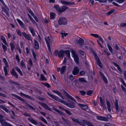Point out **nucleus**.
Returning <instances> with one entry per match:
<instances>
[{
    "instance_id": "nucleus-1",
    "label": "nucleus",
    "mask_w": 126,
    "mask_h": 126,
    "mask_svg": "<svg viewBox=\"0 0 126 126\" xmlns=\"http://www.w3.org/2000/svg\"><path fill=\"white\" fill-rule=\"evenodd\" d=\"M58 23L60 25H66L67 24V21L66 18L63 17H60L58 21Z\"/></svg>"
},
{
    "instance_id": "nucleus-62",
    "label": "nucleus",
    "mask_w": 126,
    "mask_h": 126,
    "mask_svg": "<svg viewBox=\"0 0 126 126\" xmlns=\"http://www.w3.org/2000/svg\"><path fill=\"white\" fill-rule=\"evenodd\" d=\"M107 0H100L99 2L100 3H104L106 2Z\"/></svg>"
},
{
    "instance_id": "nucleus-41",
    "label": "nucleus",
    "mask_w": 126,
    "mask_h": 126,
    "mask_svg": "<svg viewBox=\"0 0 126 126\" xmlns=\"http://www.w3.org/2000/svg\"><path fill=\"white\" fill-rule=\"evenodd\" d=\"M39 118L42 120V121L43 122L46 124H47V122L46 120L43 117L41 116L39 117Z\"/></svg>"
},
{
    "instance_id": "nucleus-63",
    "label": "nucleus",
    "mask_w": 126,
    "mask_h": 126,
    "mask_svg": "<svg viewBox=\"0 0 126 126\" xmlns=\"http://www.w3.org/2000/svg\"><path fill=\"white\" fill-rule=\"evenodd\" d=\"M59 52H58V51L57 50H56L54 52V55L56 56H57L58 55V53Z\"/></svg>"
},
{
    "instance_id": "nucleus-47",
    "label": "nucleus",
    "mask_w": 126,
    "mask_h": 126,
    "mask_svg": "<svg viewBox=\"0 0 126 126\" xmlns=\"http://www.w3.org/2000/svg\"><path fill=\"white\" fill-rule=\"evenodd\" d=\"M119 78L121 82L122 83L123 85L125 87L126 86V83L124 82L123 79L120 77H119Z\"/></svg>"
},
{
    "instance_id": "nucleus-33",
    "label": "nucleus",
    "mask_w": 126,
    "mask_h": 126,
    "mask_svg": "<svg viewBox=\"0 0 126 126\" xmlns=\"http://www.w3.org/2000/svg\"><path fill=\"white\" fill-rule=\"evenodd\" d=\"M2 11L5 13L7 16L9 17L10 16V15L7 11L4 8H2Z\"/></svg>"
},
{
    "instance_id": "nucleus-59",
    "label": "nucleus",
    "mask_w": 126,
    "mask_h": 126,
    "mask_svg": "<svg viewBox=\"0 0 126 126\" xmlns=\"http://www.w3.org/2000/svg\"><path fill=\"white\" fill-rule=\"evenodd\" d=\"M42 84L47 88H49L50 86V85L46 83H42Z\"/></svg>"
},
{
    "instance_id": "nucleus-12",
    "label": "nucleus",
    "mask_w": 126,
    "mask_h": 126,
    "mask_svg": "<svg viewBox=\"0 0 126 126\" xmlns=\"http://www.w3.org/2000/svg\"><path fill=\"white\" fill-rule=\"evenodd\" d=\"M23 35L28 40H30L31 39V38L29 36V35L24 32H22Z\"/></svg>"
},
{
    "instance_id": "nucleus-19",
    "label": "nucleus",
    "mask_w": 126,
    "mask_h": 126,
    "mask_svg": "<svg viewBox=\"0 0 126 126\" xmlns=\"http://www.w3.org/2000/svg\"><path fill=\"white\" fill-rule=\"evenodd\" d=\"M83 122L88 126H94L91 123L86 120H84Z\"/></svg>"
},
{
    "instance_id": "nucleus-2",
    "label": "nucleus",
    "mask_w": 126,
    "mask_h": 126,
    "mask_svg": "<svg viewBox=\"0 0 126 126\" xmlns=\"http://www.w3.org/2000/svg\"><path fill=\"white\" fill-rule=\"evenodd\" d=\"M45 40H46L47 46L48 47V49L49 51L51 52V48L49 44L51 42V40L50 37H48L47 38H45Z\"/></svg>"
},
{
    "instance_id": "nucleus-52",
    "label": "nucleus",
    "mask_w": 126,
    "mask_h": 126,
    "mask_svg": "<svg viewBox=\"0 0 126 126\" xmlns=\"http://www.w3.org/2000/svg\"><path fill=\"white\" fill-rule=\"evenodd\" d=\"M71 51L73 57L77 55L75 53V52L74 50H71Z\"/></svg>"
},
{
    "instance_id": "nucleus-39",
    "label": "nucleus",
    "mask_w": 126,
    "mask_h": 126,
    "mask_svg": "<svg viewBox=\"0 0 126 126\" xmlns=\"http://www.w3.org/2000/svg\"><path fill=\"white\" fill-rule=\"evenodd\" d=\"M3 60L5 65V66L6 67L8 68V63L6 59L5 58H3Z\"/></svg>"
},
{
    "instance_id": "nucleus-10",
    "label": "nucleus",
    "mask_w": 126,
    "mask_h": 126,
    "mask_svg": "<svg viewBox=\"0 0 126 126\" xmlns=\"http://www.w3.org/2000/svg\"><path fill=\"white\" fill-rule=\"evenodd\" d=\"M11 74L12 76L15 77L16 78H18V76L14 69H12V70Z\"/></svg>"
},
{
    "instance_id": "nucleus-58",
    "label": "nucleus",
    "mask_w": 126,
    "mask_h": 126,
    "mask_svg": "<svg viewBox=\"0 0 126 126\" xmlns=\"http://www.w3.org/2000/svg\"><path fill=\"white\" fill-rule=\"evenodd\" d=\"M85 74V72L83 71H81L79 73L80 75L81 76L84 75Z\"/></svg>"
},
{
    "instance_id": "nucleus-42",
    "label": "nucleus",
    "mask_w": 126,
    "mask_h": 126,
    "mask_svg": "<svg viewBox=\"0 0 126 126\" xmlns=\"http://www.w3.org/2000/svg\"><path fill=\"white\" fill-rule=\"evenodd\" d=\"M115 105L116 111H118L119 109V106L118 104V102L117 101H115Z\"/></svg>"
},
{
    "instance_id": "nucleus-55",
    "label": "nucleus",
    "mask_w": 126,
    "mask_h": 126,
    "mask_svg": "<svg viewBox=\"0 0 126 126\" xmlns=\"http://www.w3.org/2000/svg\"><path fill=\"white\" fill-rule=\"evenodd\" d=\"M79 94H80L82 95H84L85 94V92L83 91H81L79 92Z\"/></svg>"
},
{
    "instance_id": "nucleus-27",
    "label": "nucleus",
    "mask_w": 126,
    "mask_h": 126,
    "mask_svg": "<svg viewBox=\"0 0 126 126\" xmlns=\"http://www.w3.org/2000/svg\"><path fill=\"white\" fill-rule=\"evenodd\" d=\"M106 104L107 107V108L109 111L110 112L111 111L110 106L109 102L107 101H106Z\"/></svg>"
},
{
    "instance_id": "nucleus-24",
    "label": "nucleus",
    "mask_w": 126,
    "mask_h": 126,
    "mask_svg": "<svg viewBox=\"0 0 126 126\" xmlns=\"http://www.w3.org/2000/svg\"><path fill=\"white\" fill-rule=\"evenodd\" d=\"M0 1L2 4L5 7L7 11H9V9L6 5L3 0H0Z\"/></svg>"
},
{
    "instance_id": "nucleus-35",
    "label": "nucleus",
    "mask_w": 126,
    "mask_h": 126,
    "mask_svg": "<svg viewBox=\"0 0 126 126\" xmlns=\"http://www.w3.org/2000/svg\"><path fill=\"white\" fill-rule=\"evenodd\" d=\"M73 121L76 122V123H77L78 124L80 125H82V123L80 121H79L78 119H72Z\"/></svg>"
},
{
    "instance_id": "nucleus-57",
    "label": "nucleus",
    "mask_w": 126,
    "mask_h": 126,
    "mask_svg": "<svg viewBox=\"0 0 126 126\" xmlns=\"http://www.w3.org/2000/svg\"><path fill=\"white\" fill-rule=\"evenodd\" d=\"M65 111L66 112L68 115H71V113L68 110H65Z\"/></svg>"
},
{
    "instance_id": "nucleus-13",
    "label": "nucleus",
    "mask_w": 126,
    "mask_h": 126,
    "mask_svg": "<svg viewBox=\"0 0 126 126\" xmlns=\"http://www.w3.org/2000/svg\"><path fill=\"white\" fill-rule=\"evenodd\" d=\"M60 3L62 4H63L65 5H71L72 4L71 2H69L67 1L64 0H61L59 1Z\"/></svg>"
},
{
    "instance_id": "nucleus-53",
    "label": "nucleus",
    "mask_w": 126,
    "mask_h": 126,
    "mask_svg": "<svg viewBox=\"0 0 126 126\" xmlns=\"http://www.w3.org/2000/svg\"><path fill=\"white\" fill-rule=\"evenodd\" d=\"M93 93V91L92 90H89L87 92V95H90Z\"/></svg>"
},
{
    "instance_id": "nucleus-21",
    "label": "nucleus",
    "mask_w": 126,
    "mask_h": 126,
    "mask_svg": "<svg viewBox=\"0 0 126 126\" xmlns=\"http://www.w3.org/2000/svg\"><path fill=\"white\" fill-rule=\"evenodd\" d=\"M52 92L53 93L57 94L60 96V97H62V99H63L64 98L62 96V94L60 92L56 91H52Z\"/></svg>"
},
{
    "instance_id": "nucleus-3",
    "label": "nucleus",
    "mask_w": 126,
    "mask_h": 126,
    "mask_svg": "<svg viewBox=\"0 0 126 126\" xmlns=\"http://www.w3.org/2000/svg\"><path fill=\"white\" fill-rule=\"evenodd\" d=\"M95 58L96 60V62L97 64L100 68H102V65L100 61L99 60L98 56L95 53L94 54Z\"/></svg>"
},
{
    "instance_id": "nucleus-61",
    "label": "nucleus",
    "mask_w": 126,
    "mask_h": 126,
    "mask_svg": "<svg viewBox=\"0 0 126 126\" xmlns=\"http://www.w3.org/2000/svg\"><path fill=\"white\" fill-rule=\"evenodd\" d=\"M98 38L99 39V40L101 42H102V43H103L104 42L102 38L100 36H99Z\"/></svg>"
},
{
    "instance_id": "nucleus-17",
    "label": "nucleus",
    "mask_w": 126,
    "mask_h": 126,
    "mask_svg": "<svg viewBox=\"0 0 126 126\" xmlns=\"http://www.w3.org/2000/svg\"><path fill=\"white\" fill-rule=\"evenodd\" d=\"M101 77L103 79V80H104V81L106 83H108V80L106 79V77H105V76L103 75V74L101 73L100 74Z\"/></svg>"
},
{
    "instance_id": "nucleus-54",
    "label": "nucleus",
    "mask_w": 126,
    "mask_h": 126,
    "mask_svg": "<svg viewBox=\"0 0 126 126\" xmlns=\"http://www.w3.org/2000/svg\"><path fill=\"white\" fill-rule=\"evenodd\" d=\"M91 35H92L95 38H98L99 36L97 34H91Z\"/></svg>"
},
{
    "instance_id": "nucleus-40",
    "label": "nucleus",
    "mask_w": 126,
    "mask_h": 126,
    "mask_svg": "<svg viewBox=\"0 0 126 126\" xmlns=\"http://www.w3.org/2000/svg\"><path fill=\"white\" fill-rule=\"evenodd\" d=\"M2 47L3 49V51L4 53H5L7 50V47L6 46L4 45L3 44H2Z\"/></svg>"
},
{
    "instance_id": "nucleus-9",
    "label": "nucleus",
    "mask_w": 126,
    "mask_h": 126,
    "mask_svg": "<svg viewBox=\"0 0 126 126\" xmlns=\"http://www.w3.org/2000/svg\"><path fill=\"white\" fill-rule=\"evenodd\" d=\"M67 8V7L66 6H63L61 7L60 8L59 10L57 9V11L59 12H62L65 11V10Z\"/></svg>"
},
{
    "instance_id": "nucleus-26",
    "label": "nucleus",
    "mask_w": 126,
    "mask_h": 126,
    "mask_svg": "<svg viewBox=\"0 0 126 126\" xmlns=\"http://www.w3.org/2000/svg\"><path fill=\"white\" fill-rule=\"evenodd\" d=\"M100 102L101 106L103 107V108L105 107V106L104 104L103 100L101 97L100 98Z\"/></svg>"
},
{
    "instance_id": "nucleus-50",
    "label": "nucleus",
    "mask_w": 126,
    "mask_h": 126,
    "mask_svg": "<svg viewBox=\"0 0 126 126\" xmlns=\"http://www.w3.org/2000/svg\"><path fill=\"white\" fill-rule=\"evenodd\" d=\"M114 1L119 3H121L124 1V0H114Z\"/></svg>"
},
{
    "instance_id": "nucleus-15",
    "label": "nucleus",
    "mask_w": 126,
    "mask_h": 126,
    "mask_svg": "<svg viewBox=\"0 0 126 126\" xmlns=\"http://www.w3.org/2000/svg\"><path fill=\"white\" fill-rule=\"evenodd\" d=\"M41 105L46 109L50 111H51V109L47 105H46L45 103H42L41 104Z\"/></svg>"
},
{
    "instance_id": "nucleus-49",
    "label": "nucleus",
    "mask_w": 126,
    "mask_h": 126,
    "mask_svg": "<svg viewBox=\"0 0 126 126\" xmlns=\"http://www.w3.org/2000/svg\"><path fill=\"white\" fill-rule=\"evenodd\" d=\"M79 80L80 82H86V80L85 79V78H79Z\"/></svg>"
},
{
    "instance_id": "nucleus-36",
    "label": "nucleus",
    "mask_w": 126,
    "mask_h": 126,
    "mask_svg": "<svg viewBox=\"0 0 126 126\" xmlns=\"http://www.w3.org/2000/svg\"><path fill=\"white\" fill-rule=\"evenodd\" d=\"M52 109L53 110L57 112L59 114L62 115L63 114L62 112L60 110H58L57 109H56V108H55L54 107H53Z\"/></svg>"
},
{
    "instance_id": "nucleus-6",
    "label": "nucleus",
    "mask_w": 126,
    "mask_h": 126,
    "mask_svg": "<svg viewBox=\"0 0 126 126\" xmlns=\"http://www.w3.org/2000/svg\"><path fill=\"white\" fill-rule=\"evenodd\" d=\"M66 66H63L62 68H61L60 67H58L57 69V70L58 72H61V73L62 74H63L64 71L65 70Z\"/></svg>"
},
{
    "instance_id": "nucleus-31",
    "label": "nucleus",
    "mask_w": 126,
    "mask_h": 126,
    "mask_svg": "<svg viewBox=\"0 0 126 126\" xmlns=\"http://www.w3.org/2000/svg\"><path fill=\"white\" fill-rule=\"evenodd\" d=\"M10 45L11 48V49L12 51H13L15 49V46L13 43H10Z\"/></svg>"
},
{
    "instance_id": "nucleus-46",
    "label": "nucleus",
    "mask_w": 126,
    "mask_h": 126,
    "mask_svg": "<svg viewBox=\"0 0 126 126\" xmlns=\"http://www.w3.org/2000/svg\"><path fill=\"white\" fill-rule=\"evenodd\" d=\"M20 94L22 96H25V97H26L27 98H30V96L26 94H25L22 93H20Z\"/></svg>"
},
{
    "instance_id": "nucleus-28",
    "label": "nucleus",
    "mask_w": 126,
    "mask_h": 126,
    "mask_svg": "<svg viewBox=\"0 0 126 126\" xmlns=\"http://www.w3.org/2000/svg\"><path fill=\"white\" fill-rule=\"evenodd\" d=\"M107 46L109 50L110 51L111 53H113V49L112 47H111L110 45L108 43L107 44Z\"/></svg>"
},
{
    "instance_id": "nucleus-56",
    "label": "nucleus",
    "mask_w": 126,
    "mask_h": 126,
    "mask_svg": "<svg viewBox=\"0 0 126 126\" xmlns=\"http://www.w3.org/2000/svg\"><path fill=\"white\" fill-rule=\"evenodd\" d=\"M114 11V10H111L108 12L107 15L109 16L112 14Z\"/></svg>"
},
{
    "instance_id": "nucleus-18",
    "label": "nucleus",
    "mask_w": 126,
    "mask_h": 126,
    "mask_svg": "<svg viewBox=\"0 0 126 126\" xmlns=\"http://www.w3.org/2000/svg\"><path fill=\"white\" fill-rule=\"evenodd\" d=\"M0 39L4 44L6 45H7V44L6 42V39L4 37L3 35H1L0 36Z\"/></svg>"
},
{
    "instance_id": "nucleus-14",
    "label": "nucleus",
    "mask_w": 126,
    "mask_h": 126,
    "mask_svg": "<svg viewBox=\"0 0 126 126\" xmlns=\"http://www.w3.org/2000/svg\"><path fill=\"white\" fill-rule=\"evenodd\" d=\"M64 54V51H63L62 50H60L58 54V57L60 58L62 57L63 56Z\"/></svg>"
},
{
    "instance_id": "nucleus-30",
    "label": "nucleus",
    "mask_w": 126,
    "mask_h": 126,
    "mask_svg": "<svg viewBox=\"0 0 126 126\" xmlns=\"http://www.w3.org/2000/svg\"><path fill=\"white\" fill-rule=\"evenodd\" d=\"M77 41L78 42H76V43H78L81 46V45H82V44L83 43L84 41L82 39V38H80L79 39V41Z\"/></svg>"
},
{
    "instance_id": "nucleus-44",
    "label": "nucleus",
    "mask_w": 126,
    "mask_h": 126,
    "mask_svg": "<svg viewBox=\"0 0 126 126\" xmlns=\"http://www.w3.org/2000/svg\"><path fill=\"white\" fill-rule=\"evenodd\" d=\"M28 16L30 20L32 22V23H35V21L33 18L32 17L30 16V14H28Z\"/></svg>"
},
{
    "instance_id": "nucleus-29",
    "label": "nucleus",
    "mask_w": 126,
    "mask_h": 126,
    "mask_svg": "<svg viewBox=\"0 0 126 126\" xmlns=\"http://www.w3.org/2000/svg\"><path fill=\"white\" fill-rule=\"evenodd\" d=\"M113 65L116 67L118 69V70L121 72L122 70L121 68L116 63H115L113 62Z\"/></svg>"
},
{
    "instance_id": "nucleus-34",
    "label": "nucleus",
    "mask_w": 126,
    "mask_h": 126,
    "mask_svg": "<svg viewBox=\"0 0 126 126\" xmlns=\"http://www.w3.org/2000/svg\"><path fill=\"white\" fill-rule=\"evenodd\" d=\"M73 58L75 62L77 63H79V59L78 55L75 56L73 57Z\"/></svg>"
},
{
    "instance_id": "nucleus-8",
    "label": "nucleus",
    "mask_w": 126,
    "mask_h": 126,
    "mask_svg": "<svg viewBox=\"0 0 126 126\" xmlns=\"http://www.w3.org/2000/svg\"><path fill=\"white\" fill-rule=\"evenodd\" d=\"M47 94L49 96L52 97V98L55 99V100L57 101H58L59 102H60L61 99H60L57 97L53 95L52 94H50L49 93H47Z\"/></svg>"
},
{
    "instance_id": "nucleus-32",
    "label": "nucleus",
    "mask_w": 126,
    "mask_h": 126,
    "mask_svg": "<svg viewBox=\"0 0 126 126\" xmlns=\"http://www.w3.org/2000/svg\"><path fill=\"white\" fill-rule=\"evenodd\" d=\"M79 105L80 106L82 109L84 110H86L87 108V105H81L80 104H79Z\"/></svg>"
},
{
    "instance_id": "nucleus-11",
    "label": "nucleus",
    "mask_w": 126,
    "mask_h": 126,
    "mask_svg": "<svg viewBox=\"0 0 126 126\" xmlns=\"http://www.w3.org/2000/svg\"><path fill=\"white\" fill-rule=\"evenodd\" d=\"M34 46L35 48L36 49H39V45L38 42L35 39L34 40Z\"/></svg>"
},
{
    "instance_id": "nucleus-38",
    "label": "nucleus",
    "mask_w": 126,
    "mask_h": 126,
    "mask_svg": "<svg viewBox=\"0 0 126 126\" xmlns=\"http://www.w3.org/2000/svg\"><path fill=\"white\" fill-rule=\"evenodd\" d=\"M40 79L41 80L45 81L47 80V79L43 75L41 74L40 75Z\"/></svg>"
},
{
    "instance_id": "nucleus-43",
    "label": "nucleus",
    "mask_w": 126,
    "mask_h": 126,
    "mask_svg": "<svg viewBox=\"0 0 126 126\" xmlns=\"http://www.w3.org/2000/svg\"><path fill=\"white\" fill-rule=\"evenodd\" d=\"M64 53H65L67 55L69 58L70 57V52L69 51L67 50L64 51Z\"/></svg>"
},
{
    "instance_id": "nucleus-37",
    "label": "nucleus",
    "mask_w": 126,
    "mask_h": 126,
    "mask_svg": "<svg viewBox=\"0 0 126 126\" xmlns=\"http://www.w3.org/2000/svg\"><path fill=\"white\" fill-rule=\"evenodd\" d=\"M15 69L18 72L21 76L23 75V74L22 72L19 68L17 67H16Z\"/></svg>"
},
{
    "instance_id": "nucleus-64",
    "label": "nucleus",
    "mask_w": 126,
    "mask_h": 126,
    "mask_svg": "<svg viewBox=\"0 0 126 126\" xmlns=\"http://www.w3.org/2000/svg\"><path fill=\"white\" fill-rule=\"evenodd\" d=\"M16 59L17 61V62H19V60L18 57V56L17 55L16 56Z\"/></svg>"
},
{
    "instance_id": "nucleus-7",
    "label": "nucleus",
    "mask_w": 126,
    "mask_h": 126,
    "mask_svg": "<svg viewBox=\"0 0 126 126\" xmlns=\"http://www.w3.org/2000/svg\"><path fill=\"white\" fill-rule=\"evenodd\" d=\"M79 71L78 68L77 66H75L72 71L73 74L74 75L77 74Z\"/></svg>"
},
{
    "instance_id": "nucleus-51",
    "label": "nucleus",
    "mask_w": 126,
    "mask_h": 126,
    "mask_svg": "<svg viewBox=\"0 0 126 126\" xmlns=\"http://www.w3.org/2000/svg\"><path fill=\"white\" fill-rule=\"evenodd\" d=\"M16 32L17 33V34L20 36H21L22 35V33H21V32L20 31L19 29H17L16 30Z\"/></svg>"
},
{
    "instance_id": "nucleus-20",
    "label": "nucleus",
    "mask_w": 126,
    "mask_h": 126,
    "mask_svg": "<svg viewBox=\"0 0 126 126\" xmlns=\"http://www.w3.org/2000/svg\"><path fill=\"white\" fill-rule=\"evenodd\" d=\"M28 119L32 123L35 125H37V123L32 118H28Z\"/></svg>"
},
{
    "instance_id": "nucleus-4",
    "label": "nucleus",
    "mask_w": 126,
    "mask_h": 126,
    "mask_svg": "<svg viewBox=\"0 0 126 126\" xmlns=\"http://www.w3.org/2000/svg\"><path fill=\"white\" fill-rule=\"evenodd\" d=\"M60 102L63 103L70 108H74V106L73 105H72L70 103H67L62 100H61Z\"/></svg>"
},
{
    "instance_id": "nucleus-45",
    "label": "nucleus",
    "mask_w": 126,
    "mask_h": 126,
    "mask_svg": "<svg viewBox=\"0 0 126 126\" xmlns=\"http://www.w3.org/2000/svg\"><path fill=\"white\" fill-rule=\"evenodd\" d=\"M4 68V71L5 75V76L6 75L8 74V72L7 68L6 67L4 66L3 67Z\"/></svg>"
},
{
    "instance_id": "nucleus-22",
    "label": "nucleus",
    "mask_w": 126,
    "mask_h": 126,
    "mask_svg": "<svg viewBox=\"0 0 126 126\" xmlns=\"http://www.w3.org/2000/svg\"><path fill=\"white\" fill-rule=\"evenodd\" d=\"M50 18L51 19H54L56 16L55 14L53 12L50 13Z\"/></svg>"
},
{
    "instance_id": "nucleus-48",
    "label": "nucleus",
    "mask_w": 126,
    "mask_h": 126,
    "mask_svg": "<svg viewBox=\"0 0 126 126\" xmlns=\"http://www.w3.org/2000/svg\"><path fill=\"white\" fill-rule=\"evenodd\" d=\"M61 36L62 38H63L65 37H66L67 35L68 34L67 33H61Z\"/></svg>"
},
{
    "instance_id": "nucleus-23",
    "label": "nucleus",
    "mask_w": 126,
    "mask_h": 126,
    "mask_svg": "<svg viewBox=\"0 0 126 126\" xmlns=\"http://www.w3.org/2000/svg\"><path fill=\"white\" fill-rule=\"evenodd\" d=\"M65 94L66 96L68 98L71 100L72 101L74 102L76 101V100L73 97L70 95L69 94L67 93H66Z\"/></svg>"
},
{
    "instance_id": "nucleus-60",
    "label": "nucleus",
    "mask_w": 126,
    "mask_h": 126,
    "mask_svg": "<svg viewBox=\"0 0 126 126\" xmlns=\"http://www.w3.org/2000/svg\"><path fill=\"white\" fill-rule=\"evenodd\" d=\"M21 65L22 67H24L25 66V64L23 63V60H21Z\"/></svg>"
},
{
    "instance_id": "nucleus-16",
    "label": "nucleus",
    "mask_w": 126,
    "mask_h": 126,
    "mask_svg": "<svg viewBox=\"0 0 126 126\" xmlns=\"http://www.w3.org/2000/svg\"><path fill=\"white\" fill-rule=\"evenodd\" d=\"M16 20L21 27L23 28L24 27V24L21 20L18 18L16 19Z\"/></svg>"
},
{
    "instance_id": "nucleus-25",
    "label": "nucleus",
    "mask_w": 126,
    "mask_h": 126,
    "mask_svg": "<svg viewBox=\"0 0 126 126\" xmlns=\"http://www.w3.org/2000/svg\"><path fill=\"white\" fill-rule=\"evenodd\" d=\"M11 95L21 101H23L24 100L23 99H22L21 97L16 94H11Z\"/></svg>"
},
{
    "instance_id": "nucleus-5",
    "label": "nucleus",
    "mask_w": 126,
    "mask_h": 126,
    "mask_svg": "<svg viewBox=\"0 0 126 126\" xmlns=\"http://www.w3.org/2000/svg\"><path fill=\"white\" fill-rule=\"evenodd\" d=\"M96 118L97 119L106 122H107L108 121V119L107 118L104 117L100 116H96Z\"/></svg>"
}]
</instances>
